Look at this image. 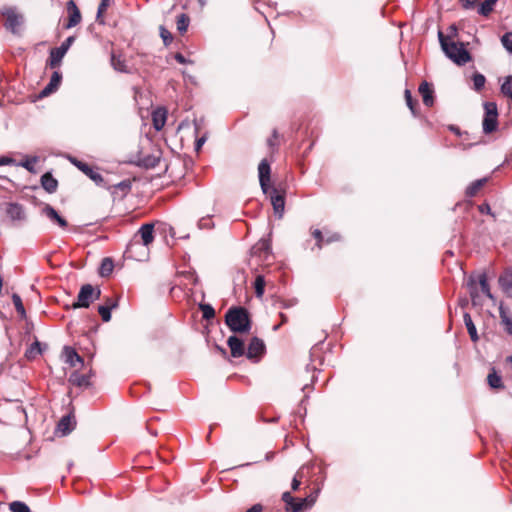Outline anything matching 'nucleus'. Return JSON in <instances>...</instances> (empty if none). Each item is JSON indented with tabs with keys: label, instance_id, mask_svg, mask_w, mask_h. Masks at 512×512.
Wrapping results in <instances>:
<instances>
[{
	"label": "nucleus",
	"instance_id": "f257e3e1",
	"mask_svg": "<svg viewBox=\"0 0 512 512\" xmlns=\"http://www.w3.org/2000/svg\"><path fill=\"white\" fill-rule=\"evenodd\" d=\"M439 42L445 55L459 66H463L471 61L472 57L465 48L464 43L456 42L440 31L438 33Z\"/></svg>",
	"mask_w": 512,
	"mask_h": 512
},
{
	"label": "nucleus",
	"instance_id": "f03ea898",
	"mask_svg": "<svg viewBox=\"0 0 512 512\" xmlns=\"http://www.w3.org/2000/svg\"><path fill=\"white\" fill-rule=\"evenodd\" d=\"M225 323L236 333H248L251 329L249 314L243 307L230 308L225 315Z\"/></svg>",
	"mask_w": 512,
	"mask_h": 512
},
{
	"label": "nucleus",
	"instance_id": "7ed1b4c3",
	"mask_svg": "<svg viewBox=\"0 0 512 512\" xmlns=\"http://www.w3.org/2000/svg\"><path fill=\"white\" fill-rule=\"evenodd\" d=\"M484 117L482 121L483 132L490 134L498 127V108L495 102L484 103Z\"/></svg>",
	"mask_w": 512,
	"mask_h": 512
},
{
	"label": "nucleus",
	"instance_id": "20e7f679",
	"mask_svg": "<svg viewBox=\"0 0 512 512\" xmlns=\"http://www.w3.org/2000/svg\"><path fill=\"white\" fill-rule=\"evenodd\" d=\"M100 289H94L91 284H85L81 287L78 294V301L73 304L74 308H88L90 304L99 299Z\"/></svg>",
	"mask_w": 512,
	"mask_h": 512
},
{
	"label": "nucleus",
	"instance_id": "39448f33",
	"mask_svg": "<svg viewBox=\"0 0 512 512\" xmlns=\"http://www.w3.org/2000/svg\"><path fill=\"white\" fill-rule=\"evenodd\" d=\"M5 17L4 26L12 33H16L19 27L23 24V16L17 13L15 8H4L1 11Z\"/></svg>",
	"mask_w": 512,
	"mask_h": 512
},
{
	"label": "nucleus",
	"instance_id": "423d86ee",
	"mask_svg": "<svg viewBox=\"0 0 512 512\" xmlns=\"http://www.w3.org/2000/svg\"><path fill=\"white\" fill-rule=\"evenodd\" d=\"M74 42V37H68L59 47L54 48L50 51V67L55 68L58 67L65 56L66 52L70 48L71 44Z\"/></svg>",
	"mask_w": 512,
	"mask_h": 512
},
{
	"label": "nucleus",
	"instance_id": "0eeeda50",
	"mask_svg": "<svg viewBox=\"0 0 512 512\" xmlns=\"http://www.w3.org/2000/svg\"><path fill=\"white\" fill-rule=\"evenodd\" d=\"M270 163L263 159L258 166V173H259V182L261 189L264 193L268 192L269 189V183H270Z\"/></svg>",
	"mask_w": 512,
	"mask_h": 512
},
{
	"label": "nucleus",
	"instance_id": "6e6552de",
	"mask_svg": "<svg viewBox=\"0 0 512 512\" xmlns=\"http://www.w3.org/2000/svg\"><path fill=\"white\" fill-rule=\"evenodd\" d=\"M42 215L46 216L52 223L65 229L68 226L67 221L58 214V212L49 204H45L41 210Z\"/></svg>",
	"mask_w": 512,
	"mask_h": 512
},
{
	"label": "nucleus",
	"instance_id": "1a4fd4ad",
	"mask_svg": "<svg viewBox=\"0 0 512 512\" xmlns=\"http://www.w3.org/2000/svg\"><path fill=\"white\" fill-rule=\"evenodd\" d=\"M63 357L65 363L71 367H77L78 365L83 366L84 364L83 358L70 346H65L63 348Z\"/></svg>",
	"mask_w": 512,
	"mask_h": 512
},
{
	"label": "nucleus",
	"instance_id": "9d476101",
	"mask_svg": "<svg viewBox=\"0 0 512 512\" xmlns=\"http://www.w3.org/2000/svg\"><path fill=\"white\" fill-rule=\"evenodd\" d=\"M67 12L69 15V19H68V23L66 24V28L69 29V28H72L80 23L81 13L73 0H70L67 3Z\"/></svg>",
	"mask_w": 512,
	"mask_h": 512
},
{
	"label": "nucleus",
	"instance_id": "9b49d317",
	"mask_svg": "<svg viewBox=\"0 0 512 512\" xmlns=\"http://www.w3.org/2000/svg\"><path fill=\"white\" fill-rule=\"evenodd\" d=\"M264 348L265 346L262 340L257 337L252 338L246 352L247 358H258L264 352Z\"/></svg>",
	"mask_w": 512,
	"mask_h": 512
},
{
	"label": "nucleus",
	"instance_id": "f8f14e48",
	"mask_svg": "<svg viewBox=\"0 0 512 512\" xmlns=\"http://www.w3.org/2000/svg\"><path fill=\"white\" fill-rule=\"evenodd\" d=\"M270 197L274 213L278 216V218H282L285 207L284 195L279 194L276 189H273Z\"/></svg>",
	"mask_w": 512,
	"mask_h": 512
},
{
	"label": "nucleus",
	"instance_id": "ddd939ff",
	"mask_svg": "<svg viewBox=\"0 0 512 512\" xmlns=\"http://www.w3.org/2000/svg\"><path fill=\"white\" fill-rule=\"evenodd\" d=\"M227 344L230 348L231 355L234 358H238L244 355L245 349H244V343L243 341L238 338L237 336L233 335L228 338Z\"/></svg>",
	"mask_w": 512,
	"mask_h": 512
},
{
	"label": "nucleus",
	"instance_id": "4468645a",
	"mask_svg": "<svg viewBox=\"0 0 512 512\" xmlns=\"http://www.w3.org/2000/svg\"><path fill=\"white\" fill-rule=\"evenodd\" d=\"M138 235L144 246H148L154 240V225L152 223L143 224L138 230Z\"/></svg>",
	"mask_w": 512,
	"mask_h": 512
},
{
	"label": "nucleus",
	"instance_id": "2eb2a0df",
	"mask_svg": "<svg viewBox=\"0 0 512 512\" xmlns=\"http://www.w3.org/2000/svg\"><path fill=\"white\" fill-rule=\"evenodd\" d=\"M167 120V111L163 107H159L152 112V124L155 130L160 131Z\"/></svg>",
	"mask_w": 512,
	"mask_h": 512
},
{
	"label": "nucleus",
	"instance_id": "dca6fc26",
	"mask_svg": "<svg viewBox=\"0 0 512 512\" xmlns=\"http://www.w3.org/2000/svg\"><path fill=\"white\" fill-rule=\"evenodd\" d=\"M6 213L13 221H23L26 217L22 205L18 203H10L7 206Z\"/></svg>",
	"mask_w": 512,
	"mask_h": 512
},
{
	"label": "nucleus",
	"instance_id": "f3484780",
	"mask_svg": "<svg viewBox=\"0 0 512 512\" xmlns=\"http://www.w3.org/2000/svg\"><path fill=\"white\" fill-rule=\"evenodd\" d=\"M62 75L60 72L55 71L48 83V85L42 90L41 95L42 96H48L49 94L56 91L61 83Z\"/></svg>",
	"mask_w": 512,
	"mask_h": 512
},
{
	"label": "nucleus",
	"instance_id": "a211bd4d",
	"mask_svg": "<svg viewBox=\"0 0 512 512\" xmlns=\"http://www.w3.org/2000/svg\"><path fill=\"white\" fill-rule=\"evenodd\" d=\"M68 380L72 385L80 388L90 386V376L80 374L78 371L71 373Z\"/></svg>",
	"mask_w": 512,
	"mask_h": 512
},
{
	"label": "nucleus",
	"instance_id": "6ab92c4d",
	"mask_svg": "<svg viewBox=\"0 0 512 512\" xmlns=\"http://www.w3.org/2000/svg\"><path fill=\"white\" fill-rule=\"evenodd\" d=\"M499 284L502 290L510 297H512V268L505 271L499 278Z\"/></svg>",
	"mask_w": 512,
	"mask_h": 512
},
{
	"label": "nucleus",
	"instance_id": "aec40b11",
	"mask_svg": "<svg viewBox=\"0 0 512 512\" xmlns=\"http://www.w3.org/2000/svg\"><path fill=\"white\" fill-rule=\"evenodd\" d=\"M419 93L421 94L422 98H423V103L430 107L433 105L434 103V99H433V90L431 89V87L429 86V84L427 82H422L419 86Z\"/></svg>",
	"mask_w": 512,
	"mask_h": 512
},
{
	"label": "nucleus",
	"instance_id": "412c9836",
	"mask_svg": "<svg viewBox=\"0 0 512 512\" xmlns=\"http://www.w3.org/2000/svg\"><path fill=\"white\" fill-rule=\"evenodd\" d=\"M41 185L48 193H54L58 187V181L51 173H45L41 177Z\"/></svg>",
	"mask_w": 512,
	"mask_h": 512
},
{
	"label": "nucleus",
	"instance_id": "4be33fe9",
	"mask_svg": "<svg viewBox=\"0 0 512 512\" xmlns=\"http://www.w3.org/2000/svg\"><path fill=\"white\" fill-rule=\"evenodd\" d=\"M75 426V421L70 415L63 416L58 425L57 430L60 431L63 435L70 433Z\"/></svg>",
	"mask_w": 512,
	"mask_h": 512
},
{
	"label": "nucleus",
	"instance_id": "5701e85b",
	"mask_svg": "<svg viewBox=\"0 0 512 512\" xmlns=\"http://www.w3.org/2000/svg\"><path fill=\"white\" fill-rule=\"evenodd\" d=\"M78 168L83 171L90 179H92L96 183H100L103 181V178L100 173L95 171L92 167H90L88 164L79 162L77 164Z\"/></svg>",
	"mask_w": 512,
	"mask_h": 512
},
{
	"label": "nucleus",
	"instance_id": "b1692460",
	"mask_svg": "<svg viewBox=\"0 0 512 512\" xmlns=\"http://www.w3.org/2000/svg\"><path fill=\"white\" fill-rule=\"evenodd\" d=\"M463 319H464V323H465L467 331H468V333L470 335L471 340L473 342H477L479 337H478L476 326L473 323V320H472L470 314L469 313H464Z\"/></svg>",
	"mask_w": 512,
	"mask_h": 512
},
{
	"label": "nucleus",
	"instance_id": "393cba45",
	"mask_svg": "<svg viewBox=\"0 0 512 512\" xmlns=\"http://www.w3.org/2000/svg\"><path fill=\"white\" fill-rule=\"evenodd\" d=\"M487 382H488V385L492 389H503L504 388L502 378L500 375L497 374V372L495 371L494 368L488 374Z\"/></svg>",
	"mask_w": 512,
	"mask_h": 512
},
{
	"label": "nucleus",
	"instance_id": "a878e982",
	"mask_svg": "<svg viewBox=\"0 0 512 512\" xmlns=\"http://www.w3.org/2000/svg\"><path fill=\"white\" fill-rule=\"evenodd\" d=\"M487 182V178H482L473 181L467 188H466V196L467 197H474L477 195V193L480 191V189L485 185Z\"/></svg>",
	"mask_w": 512,
	"mask_h": 512
},
{
	"label": "nucleus",
	"instance_id": "bb28decb",
	"mask_svg": "<svg viewBox=\"0 0 512 512\" xmlns=\"http://www.w3.org/2000/svg\"><path fill=\"white\" fill-rule=\"evenodd\" d=\"M497 2L498 0H484L478 7V13L482 16H488Z\"/></svg>",
	"mask_w": 512,
	"mask_h": 512
},
{
	"label": "nucleus",
	"instance_id": "cd10ccee",
	"mask_svg": "<svg viewBox=\"0 0 512 512\" xmlns=\"http://www.w3.org/2000/svg\"><path fill=\"white\" fill-rule=\"evenodd\" d=\"M111 65L118 72H128L126 62L121 56L112 54Z\"/></svg>",
	"mask_w": 512,
	"mask_h": 512
},
{
	"label": "nucleus",
	"instance_id": "c85d7f7f",
	"mask_svg": "<svg viewBox=\"0 0 512 512\" xmlns=\"http://www.w3.org/2000/svg\"><path fill=\"white\" fill-rule=\"evenodd\" d=\"M117 301H111V306L98 307V312L104 322H108L111 319V310L117 307Z\"/></svg>",
	"mask_w": 512,
	"mask_h": 512
},
{
	"label": "nucleus",
	"instance_id": "c756f323",
	"mask_svg": "<svg viewBox=\"0 0 512 512\" xmlns=\"http://www.w3.org/2000/svg\"><path fill=\"white\" fill-rule=\"evenodd\" d=\"M266 281L264 276L257 275L254 281L255 295L257 298H262L265 291Z\"/></svg>",
	"mask_w": 512,
	"mask_h": 512
},
{
	"label": "nucleus",
	"instance_id": "7c9ffc66",
	"mask_svg": "<svg viewBox=\"0 0 512 512\" xmlns=\"http://www.w3.org/2000/svg\"><path fill=\"white\" fill-rule=\"evenodd\" d=\"M12 302L15 306V309L17 311V313L20 315L21 318H25L26 317V311H25V308H24V305H23V302H22V299L21 297L14 293L12 295Z\"/></svg>",
	"mask_w": 512,
	"mask_h": 512
},
{
	"label": "nucleus",
	"instance_id": "2f4dec72",
	"mask_svg": "<svg viewBox=\"0 0 512 512\" xmlns=\"http://www.w3.org/2000/svg\"><path fill=\"white\" fill-rule=\"evenodd\" d=\"M189 22H190L189 17L184 13L180 14L177 17V29L181 34H183L187 31Z\"/></svg>",
	"mask_w": 512,
	"mask_h": 512
},
{
	"label": "nucleus",
	"instance_id": "473e14b6",
	"mask_svg": "<svg viewBox=\"0 0 512 512\" xmlns=\"http://www.w3.org/2000/svg\"><path fill=\"white\" fill-rule=\"evenodd\" d=\"M501 92L504 96L512 99V76L505 77L502 85Z\"/></svg>",
	"mask_w": 512,
	"mask_h": 512
},
{
	"label": "nucleus",
	"instance_id": "72a5a7b5",
	"mask_svg": "<svg viewBox=\"0 0 512 512\" xmlns=\"http://www.w3.org/2000/svg\"><path fill=\"white\" fill-rule=\"evenodd\" d=\"M472 81L474 89L479 92L483 89L486 82V78L483 74L476 72L472 76Z\"/></svg>",
	"mask_w": 512,
	"mask_h": 512
},
{
	"label": "nucleus",
	"instance_id": "f704fd0d",
	"mask_svg": "<svg viewBox=\"0 0 512 512\" xmlns=\"http://www.w3.org/2000/svg\"><path fill=\"white\" fill-rule=\"evenodd\" d=\"M11 512H30V508L27 504L21 501H13L9 504Z\"/></svg>",
	"mask_w": 512,
	"mask_h": 512
},
{
	"label": "nucleus",
	"instance_id": "c9c22d12",
	"mask_svg": "<svg viewBox=\"0 0 512 512\" xmlns=\"http://www.w3.org/2000/svg\"><path fill=\"white\" fill-rule=\"evenodd\" d=\"M303 509H309L307 506V499L296 498L295 505L287 508V512H300Z\"/></svg>",
	"mask_w": 512,
	"mask_h": 512
},
{
	"label": "nucleus",
	"instance_id": "e433bc0d",
	"mask_svg": "<svg viewBox=\"0 0 512 512\" xmlns=\"http://www.w3.org/2000/svg\"><path fill=\"white\" fill-rule=\"evenodd\" d=\"M40 354H41L40 343L38 341H36V342L32 343L31 346L27 349L25 355L28 359H33L37 355H40Z\"/></svg>",
	"mask_w": 512,
	"mask_h": 512
},
{
	"label": "nucleus",
	"instance_id": "4c0bfd02",
	"mask_svg": "<svg viewBox=\"0 0 512 512\" xmlns=\"http://www.w3.org/2000/svg\"><path fill=\"white\" fill-rule=\"evenodd\" d=\"M200 309L202 311V316L204 319L210 320V319L214 318L215 310L211 305L202 304V305H200Z\"/></svg>",
	"mask_w": 512,
	"mask_h": 512
},
{
	"label": "nucleus",
	"instance_id": "58836bf2",
	"mask_svg": "<svg viewBox=\"0 0 512 512\" xmlns=\"http://www.w3.org/2000/svg\"><path fill=\"white\" fill-rule=\"evenodd\" d=\"M503 47L512 54V32H507L501 37Z\"/></svg>",
	"mask_w": 512,
	"mask_h": 512
},
{
	"label": "nucleus",
	"instance_id": "ea45409f",
	"mask_svg": "<svg viewBox=\"0 0 512 512\" xmlns=\"http://www.w3.org/2000/svg\"><path fill=\"white\" fill-rule=\"evenodd\" d=\"M404 95L407 106L411 110L412 114L416 115V101L413 100L410 90L406 89Z\"/></svg>",
	"mask_w": 512,
	"mask_h": 512
},
{
	"label": "nucleus",
	"instance_id": "a19ab883",
	"mask_svg": "<svg viewBox=\"0 0 512 512\" xmlns=\"http://www.w3.org/2000/svg\"><path fill=\"white\" fill-rule=\"evenodd\" d=\"M113 262L110 258H104L101 265V274L108 275L112 272Z\"/></svg>",
	"mask_w": 512,
	"mask_h": 512
},
{
	"label": "nucleus",
	"instance_id": "79ce46f5",
	"mask_svg": "<svg viewBox=\"0 0 512 512\" xmlns=\"http://www.w3.org/2000/svg\"><path fill=\"white\" fill-rule=\"evenodd\" d=\"M479 284L481 287L482 292L489 298H492V294L490 292V287L487 281V278L485 275H481L479 279Z\"/></svg>",
	"mask_w": 512,
	"mask_h": 512
},
{
	"label": "nucleus",
	"instance_id": "37998d69",
	"mask_svg": "<svg viewBox=\"0 0 512 512\" xmlns=\"http://www.w3.org/2000/svg\"><path fill=\"white\" fill-rule=\"evenodd\" d=\"M500 317H501L503 324L505 325L506 331L510 335H512V319H510L508 317V315L503 310H500Z\"/></svg>",
	"mask_w": 512,
	"mask_h": 512
},
{
	"label": "nucleus",
	"instance_id": "c03bdc74",
	"mask_svg": "<svg viewBox=\"0 0 512 512\" xmlns=\"http://www.w3.org/2000/svg\"><path fill=\"white\" fill-rule=\"evenodd\" d=\"M313 237L316 239V246L318 249H321L323 244L325 243L322 232L319 229H314L312 231Z\"/></svg>",
	"mask_w": 512,
	"mask_h": 512
},
{
	"label": "nucleus",
	"instance_id": "a18cd8bd",
	"mask_svg": "<svg viewBox=\"0 0 512 512\" xmlns=\"http://www.w3.org/2000/svg\"><path fill=\"white\" fill-rule=\"evenodd\" d=\"M282 500L285 502L286 504V509L287 508H290L291 506H294L295 505V502H296V498H294L290 492H284L283 495H282Z\"/></svg>",
	"mask_w": 512,
	"mask_h": 512
},
{
	"label": "nucleus",
	"instance_id": "49530a36",
	"mask_svg": "<svg viewBox=\"0 0 512 512\" xmlns=\"http://www.w3.org/2000/svg\"><path fill=\"white\" fill-rule=\"evenodd\" d=\"M160 35L165 43V45H168L172 41V35L171 33L164 27H160Z\"/></svg>",
	"mask_w": 512,
	"mask_h": 512
},
{
	"label": "nucleus",
	"instance_id": "de8ad7c7",
	"mask_svg": "<svg viewBox=\"0 0 512 512\" xmlns=\"http://www.w3.org/2000/svg\"><path fill=\"white\" fill-rule=\"evenodd\" d=\"M160 161L159 157H156V156H152V157H147L143 160V163L146 167H155L158 162Z\"/></svg>",
	"mask_w": 512,
	"mask_h": 512
},
{
	"label": "nucleus",
	"instance_id": "09e8293b",
	"mask_svg": "<svg viewBox=\"0 0 512 512\" xmlns=\"http://www.w3.org/2000/svg\"><path fill=\"white\" fill-rule=\"evenodd\" d=\"M109 5L110 0H101L97 10V19H99L102 16V14L106 11Z\"/></svg>",
	"mask_w": 512,
	"mask_h": 512
},
{
	"label": "nucleus",
	"instance_id": "8fccbe9b",
	"mask_svg": "<svg viewBox=\"0 0 512 512\" xmlns=\"http://www.w3.org/2000/svg\"><path fill=\"white\" fill-rule=\"evenodd\" d=\"M254 249L257 251H264L265 253H268L270 246L266 240H261L256 244Z\"/></svg>",
	"mask_w": 512,
	"mask_h": 512
},
{
	"label": "nucleus",
	"instance_id": "3c124183",
	"mask_svg": "<svg viewBox=\"0 0 512 512\" xmlns=\"http://www.w3.org/2000/svg\"><path fill=\"white\" fill-rule=\"evenodd\" d=\"M459 2L465 10H471L475 8L478 0H459Z\"/></svg>",
	"mask_w": 512,
	"mask_h": 512
},
{
	"label": "nucleus",
	"instance_id": "603ef678",
	"mask_svg": "<svg viewBox=\"0 0 512 512\" xmlns=\"http://www.w3.org/2000/svg\"><path fill=\"white\" fill-rule=\"evenodd\" d=\"M300 479H301V475H300V472H298L295 475V477L293 478L292 483H291V488L293 491H296L299 488V486L301 484Z\"/></svg>",
	"mask_w": 512,
	"mask_h": 512
},
{
	"label": "nucleus",
	"instance_id": "864d4df0",
	"mask_svg": "<svg viewBox=\"0 0 512 512\" xmlns=\"http://www.w3.org/2000/svg\"><path fill=\"white\" fill-rule=\"evenodd\" d=\"M478 210L482 214H490V215L494 216L491 212V208L488 203H483V204L479 205Z\"/></svg>",
	"mask_w": 512,
	"mask_h": 512
},
{
	"label": "nucleus",
	"instance_id": "5fc2aeb1",
	"mask_svg": "<svg viewBox=\"0 0 512 512\" xmlns=\"http://www.w3.org/2000/svg\"><path fill=\"white\" fill-rule=\"evenodd\" d=\"M278 138V132L276 129L273 130L272 132V136L268 139L267 143L270 147H273L276 145L275 141L277 140Z\"/></svg>",
	"mask_w": 512,
	"mask_h": 512
},
{
	"label": "nucleus",
	"instance_id": "6e6d98bb",
	"mask_svg": "<svg viewBox=\"0 0 512 512\" xmlns=\"http://www.w3.org/2000/svg\"><path fill=\"white\" fill-rule=\"evenodd\" d=\"M305 499H307L308 508H311L314 505V503L316 502L317 492L315 494H311V495L305 497Z\"/></svg>",
	"mask_w": 512,
	"mask_h": 512
},
{
	"label": "nucleus",
	"instance_id": "4d7b16f0",
	"mask_svg": "<svg viewBox=\"0 0 512 512\" xmlns=\"http://www.w3.org/2000/svg\"><path fill=\"white\" fill-rule=\"evenodd\" d=\"M305 499H307L308 508H311L314 505V503L316 502L317 492L315 494H311V495L305 497Z\"/></svg>",
	"mask_w": 512,
	"mask_h": 512
},
{
	"label": "nucleus",
	"instance_id": "13d9d810",
	"mask_svg": "<svg viewBox=\"0 0 512 512\" xmlns=\"http://www.w3.org/2000/svg\"><path fill=\"white\" fill-rule=\"evenodd\" d=\"M338 240H340V235L338 233H333L327 237V239L325 240V243H331V242L338 241Z\"/></svg>",
	"mask_w": 512,
	"mask_h": 512
},
{
	"label": "nucleus",
	"instance_id": "bf43d9fd",
	"mask_svg": "<svg viewBox=\"0 0 512 512\" xmlns=\"http://www.w3.org/2000/svg\"><path fill=\"white\" fill-rule=\"evenodd\" d=\"M246 512H262V506L260 504H255L251 508H249Z\"/></svg>",
	"mask_w": 512,
	"mask_h": 512
},
{
	"label": "nucleus",
	"instance_id": "052dcab7",
	"mask_svg": "<svg viewBox=\"0 0 512 512\" xmlns=\"http://www.w3.org/2000/svg\"><path fill=\"white\" fill-rule=\"evenodd\" d=\"M11 163H13V159H11L9 157H1L0 158V166L8 165V164H11Z\"/></svg>",
	"mask_w": 512,
	"mask_h": 512
},
{
	"label": "nucleus",
	"instance_id": "680f3d73",
	"mask_svg": "<svg viewBox=\"0 0 512 512\" xmlns=\"http://www.w3.org/2000/svg\"><path fill=\"white\" fill-rule=\"evenodd\" d=\"M175 60L180 63V64H185L186 63V59L185 57L181 54V53H177L175 55Z\"/></svg>",
	"mask_w": 512,
	"mask_h": 512
},
{
	"label": "nucleus",
	"instance_id": "e2e57ef3",
	"mask_svg": "<svg viewBox=\"0 0 512 512\" xmlns=\"http://www.w3.org/2000/svg\"><path fill=\"white\" fill-rule=\"evenodd\" d=\"M204 142H205V138L204 137L198 139L197 142H196V148L200 149L201 146L204 144Z\"/></svg>",
	"mask_w": 512,
	"mask_h": 512
},
{
	"label": "nucleus",
	"instance_id": "0e129e2a",
	"mask_svg": "<svg viewBox=\"0 0 512 512\" xmlns=\"http://www.w3.org/2000/svg\"><path fill=\"white\" fill-rule=\"evenodd\" d=\"M22 166L25 167L26 169H28L29 171L32 170V163L30 161H26V162L22 163Z\"/></svg>",
	"mask_w": 512,
	"mask_h": 512
},
{
	"label": "nucleus",
	"instance_id": "69168bd1",
	"mask_svg": "<svg viewBox=\"0 0 512 512\" xmlns=\"http://www.w3.org/2000/svg\"><path fill=\"white\" fill-rule=\"evenodd\" d=\"M0 512H5V503L0 501Z\"/></svg>",
	"mask_w": 512,
	"mask_h": 512
},
{
	"label": "nucleus",
	"instance_id": "338daca9",
	"mask_svg": "<svg viewBox=\"0 0 512 512\" xmlns=\"http://www.w3.org/2000/svg\"><path fill=\"white\" fill-rule=\"evenodd\" d=\"M111 301H115L114 299L108 298L106 303L103 306H111Z\"/></svg>",
	"mask_w": 512,
	"mask_h": 512
},
{
	"label": "nucleus",
	"instance_id": "774afa93",
	"mask_svg": "<svg viewBox=\"0 0 512 512\" xmlns=\"http://www.w3.org/2000/svg\"><path fill=\"white\" fill-rule=\"evenodd\" d=\"M280 316H281V319H282V323L287 322V317L283 313H281Z\"/></svg>",
	"mask_w": 512,
	"mask_h": 512
}]
</instances>
